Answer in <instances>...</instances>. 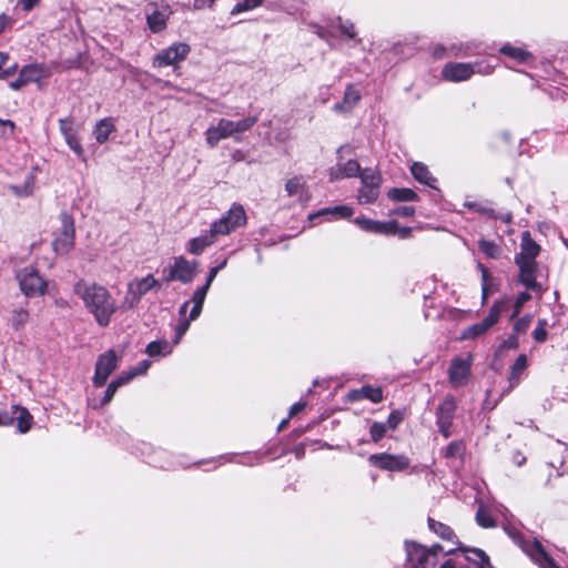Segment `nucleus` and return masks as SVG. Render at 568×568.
I'll return each mask as SVG.
<instances>
[{"mask_svg": "<svg viewBox=\"0 0 568 568\" xmlns=\"http://www.w3.org/2000/svg\"><path fill=\"white\" fill-rule=\"evenodd\" d=\"M227 264V258H224L220 264L213 266L210 268L209 273H207V276H206V281L205 283L199 287L196 291H195V298L197 300V303L202 300V298H205L206 297V294L211 287V284L213 283V281L215 280L217 273L223 270Z\"/></svg>", "mask_w": 568, "mask_h": 568, "instance_id": "c85d7f7f", "label": "nucleus"}, {"mask_svg": "<svg viewBox=\"0 0 568 568\" xmlns=\"http://www.w3.org/2000/svg\"><path fill=\"white\" fill-rule=\"evenodd\" d=\"M509 307V297L496 301L489 310L488 315L479 323L466 327L462 334V341L475 339L488 332L499 320L500 315Z\"/></svg>", "mask_w": 568, "mask_h": 568, "instance_id": "7ed1b4c3", "label": "nucleus"}, {"mask_svg": "<svg viewBox=\"0 0 568 568\" xmlns=\"http://www.w3.org/2000/svg\"><path fill=\"white\" fill-rule=\"evenodd\" d=\"M530 325V316L526 315L519 320H517L514 324V331L516 333H525Z\"/></svg>", "mask_w": 568, "mask_h": 568, "instance_id": "052dcab7", "label": "nucleus"}, {"mask_svg": "<svg viewBox=\"0 0 568 568\" xmlns=\"http://www.w3.org/2000/svg\"><path fill=\"white\" fill-rule=\"evenodd\" d=\"M493 72L490 65L483 63L448 62L442 69V75L449 82H462L469 80L475 73L489 74Z\"/></svg>", "mask_w": 568, "mask_h": 568, "instance_id": "39448f33", "label": "nucleus"}, {"mask_svg": "<svg viewBox=\"0 0 568 568\" xmlns=\"http://www.w3.org/2000/svg\"><path fill=\"white\" fill-rule=\"evenodd\" d=\"M530 300V294L528 292H523L518 294L514 304H513V313L510 315V320L514 321L519 313L521 312L524 305Z\"/></svg>", "mask_w": 568, "mask_h": 568, "instance_id": "8fccbe9b", "label": "nucleus"}, {"mask_svg": "<svg viewBox=\"0 0 568 568\" xmlns=\"http://www.w3.org/2000/svg\"><path fill=\"white\" fill-rule=\"evenodd\" d=\"M257 120L256 115H250L239 121L222 118L205 131L206 143L214 148L224 139L233 138L235 141H240V135L251 130Z\"/></svg>", "mask_w": 568, "mask_h": 568, "instance_id": "f03ea898", "label": "nucleus"}, {"mask_svg": "<svg viewBox=\"0 0 568 568\" xmlns=\"http://www.w3.org/2000/svg\"><path fill=\"white\" fill-rule=\"evenodd\" d=\"M72 125L73 121L71 118H64L59 120V126L63 138L74 133Z\"/></svg>", "mask_w": 568, "mask_h": 568, "instance_id": "bf43d9fd", "label": "nucleus"}, {"mask_svg": "<svg viewBox=\"0 0 568 568\" xmlns=\"http://www.w3.org/2000/svg\"><path fill=\"white\" fill-rule=\"evenodd\" d=\"M247 217L244 207L233 203L229 211L210 225V231L217 240L219 236L229 235L236 229L246 224Z\"/></svg>", "mask_w": 568, "mask_h": 568, "instance_id": "20e7f679", "label": "nucleus"}, {"mask_svg": "<svg viewBox=\"0 0 568 568\" xmlns=\"http://www.w3.org/2000/svg\"><path fill=\"white\" fill-rule=\"evenodd\" d=\"M470 561H473L477 568H493L488 556L480 549H471L466 554H456L454 557L442 562L439 568H470Z\"/></svg>", "mask_w": 568, "mask_h": 568, "instance_id": "4468645a", "label": "nucleus"}, {"mask_svg": "<svg viewBox=\"0 0 568 568\" xmlns=\"http://www.w3.org/2000/svg\"><path fill=\"white\" fill-rule=\"evenodd\" d=\"M166 452L162 450V449H159L156 452H154V456H152L149 460L150 464L156 466V467H160V468H170L171 465L169 464H164V463H161L159 459H158V456H163L165 455Z\"/></svg>", "mask_w": 568, "mask_h": 568, "instance_id": "0e129e2a", "label": "nucleus"}, {"mask_svg": "<svg viewBox=\"0 0 568 568\" xmlns=\"http://www.w3.org/2000/svg\"><path fill=\"white\" fill-rule=\"evenodd\" d=\"M135 377L132 368L129 372L122 373L116 378H114L112 382L120 388L121 386L126 385Z\"/></svg>", "mask_w": 568, "mask_h": 568, "instance_id": "13d9d810", "label": "nucleus"}, {"mask_svg": "<svg viewBox=\"0 0 568 568\" xmlns=\"http://www.w3.org/2000/svg\"><path fill=\"white\" fill-rule=\"evenodd\" d=\"M457 405L453 396H447L436 409V424L440 434L448 438Z\"/></svg>", "mask_w": 568, "mask_h": 568, "instance_id": "aec40b11", "label": "nucleus"}, {"mask_svg": "<svg viewBox=\"0 0 568 568\" xmlns=\"http://www.w3.org/2000/svg\"><path fill=\"white\" fill-rule=\"evenodd\" d=\"M362 231L373 234L395 235L397 232L396 221H377L365 216H357L353 220Z\"/></svg>", "mask_w": 568, "mask_h": 568, "instance_id": "4be33fe9", "label": "nucleus"}, {"mask_svg": "<svg viewBox=\"0 0 568 568\" xmlns=\"http://www.w3.org/2000/svg\"><path fill=\"white\" fill-rule=\"evenodd\" d=\"M60 223L61 226L52 242V246L57 254L64 255L74 246L75 229L73 217L67 212L60 214Z\"/></svg>", "mask_w": 568, "mask_h": 568, "instance_id": "ddd939ff", "label": "nucleus"}, {"mask_svg": "<svg viewBox=\"0 0 568 568\" xmlns=\"http://www.w3.org/2000/svg\"><path fill=\"white\" fill-rule=\"evenodd\" d=\"M14 420L13 415H10L7 412H0V426L11 425Z\"/></svg>", "mask_w": 568, "mask_h": 568, "instance_id": "774afa93", "label": "nucleus"}, {"mask_svg": "<svg viewBox=\"0 0 568 568\" xmlns=\"http://www.w3.org/2000/svg\"><path fill=\"white\" fill-rule=\"evenodd\" d=\"M151 366V362L149 359H143L136 366L132 368L135 376L143 375L148 372Z\"/></svg>", "mask_w": 568, "mask_h": 568, "instance_id": "69168bd1", "label": "nucleus"}, {"mask_svg": "<svg viewBox=\"0 0 568 568\" xmlns=\"http://www.w3.org/2000/svg\"><path fill=\"white\" fill-rule=\"evenodd\" d=\"M36 178L29 174L22 185H11L10 190L19 197L29 196L33 193Z\"/></svg>", "mask_w": 568, "mask_h": 568, "instance_id": "a19ab883", "label": "nucleus"}, {"mask_svg": "<svg viewBox=\"0 0 568 568\" xmlns=\"http://www.w3.org/2000/svg\"><path fill=\"white\" fill-rule=\"evenodd\" d=\"M552 452L558 455L556 458L551 460V465L556 466L557 464H562V454L566 450V445L561 442H554L551 445Z\"/></svg>", "mask_w": 568, "mask_h": 568, "instance_id": "4d7b16f0", "label": "nucleus"}, {"mask_svg": "<svg viewBox=\"0 0 568 568\" xmlns=\"http://www.w3.org/2000/svg\"><path fill=\"white\" fill-rule=\"evenodd\" d=\"M118 389H119L118 386L115 384H113V382H111L108 385V387L104 392V396L101 399L98 400V399L93 398V399L89 400L90 407H92L93 409H99V408L108 405L114 397Z\"/></svg>", "mask_w": 568, "mask_h": 568, "instance_id": "79ce46f5", "label": "nucleus"}, {"mask_svg": "<svg viewBox=\"0 0 568 568\" xmlns=\"http://www.w3.org/2000/svg\"><path fill=\"white\" fill-rule=\"evenodd\" d=\"M8 60H9V54L4 53V52H0V80H4V79L12 77L18 70V64L16 62L10 64L9 67L4 68Z\"/></svg>", "mask_w": 568, "mask_h": 568, "instance_id": "a18cd8bd", "label": "nucleus"}, {"mask_svg": "<svg viewBox=\"0 0 568 568\" xmlns=\"http://www.w3.org/2000/svg\"><path fill=\"white\" fill-rule=\"evenodd\" d=\"M172 345L168 341H153L148 344L145 352L149 356H165L172 353Z\"/></svg>", "mask_w": 568, "mask_h": 568, "instance_id": "4c0bfd02", "label": "nucleus"}, {"mask_svg": "<svg viewBox=\"0 0 568 568\" xmlns=\"http://www.w3.org/2000/svg\"><path fill=\"white\" fill-rule=\"evenodd\" d=\"M65 143L80 158L84 156L83 148L78 139V136L73 133L71 135L64 136Z\"/></svg>", "mask_w": 568, "mask_h": 568, "instance_id": "6e6d98bb", "label": "nucleus"}, {"mask_svg": "<svg viewBox=\"0 0 568 568\" xmlns=\"http://www.w3.org/2000/svg\"><path fill=\"white\" fill-rule=\"evenodd\" d=\"M478 267L481 273V300L483 304H485L488 296L497 290V284L485 266L479 264Z\"/></svg>", "mask_w": 568, "mask_h": 568, "instance_id": "473e14b6", "label": "nucleus"}, {"mask_svg": "<svg viewBox=\"0 0 568 568\" xmlns=\"http://www.w3.org/2000/svg\"><path fill=\"white\" fill-rule=\"evenodd\" d=\"M527 365H528L527 356L525 354L519 355L510 369V375H509L510 388L518 385L520 375L527 368Z\"/></svg>", "mask_w": 568, "mask_h": 568, "instance_id": "e433bc0d", "label": "nucleus"}, {"mask_svg": "<svg viewBox=\"0 0 568 568\" xmlns=\"http://www.w3.org/2000/svg\"><path fill=\"white\" fill-rule=\"evenodd\" d=\"M519 346V341L517 336L511 335L507 339H505L499 347L496 349L495 359L493 362V367L495 369L501 368L503 363L498 364V361L503 358L504 353L508 349H516Z\"/></svg>", "mask_w": 568, "mask_h": 568, "instance_id": "f704fd0d", "label": "nucleus"}, {"mask_svg": "<svg viewBox=\"0 0 568 568\" xmlns=\"http://www.w3.org/2000/svg\"><path fill=\"white\" fill-rule=\"evenodd\" d=\"M171 6L164 1H150L144 7V14L148 29L152 33H160L168 27V21L172 16Z\"/></svg>", "mask_w": 568, "mask_h": 568, "instance_id": "1a4fd4ad", "label": "nucleus"}, {"mask_svg": "<svg viewBox=\"0 0 568 568\" xmlns=\"http://www.w3.org/2000/svg\"><path fill=\"white\" fill-rule=\"evenodd\" d=\"M387 425L379 422H374L369 427L371 439L373 443H378L387 432Z\"/></svg>", "mask_w": 568, "mask_h": 568, "instance_id": "09e8293b", "label": "nucleus"}, {"mask_svg": "<svg viewBox=\"0 0 568 568\" xmlns=\"http://www.w3.org/2000/svg\"><path fill=\"white\" fill-rule=\"evenodd\" d=\"M348 149L346 145H342L337 149L338 161L335 165L328 169V176L331 182H335L342 179L359 178L363 172L359 163L356 160H348L342 162V153Z\"/></svg>", "mask_w": 568, "mask_h": 568, "instance_id": "a211bd4d", "label": "nucleus"}, {"mask_svg": "<svg viewBox=\"0 0 568 568\" xmlns=\"http://www.w3.org/2000/svg\"><path fill=\"white\" fill-rule=\"evenodd\" d=\"M13 412L10 415H13L17 420V428L19 433L24 434L31 428L32 416L28 412V409L19 406L12 407Z\"/></svg>", "mask_w": 568, "mask_h": 568, "instance_id": "c756f323", "label": "nucleus"}, {"mask_svg": "<svg viewBox=\"0 0 568 568\" xmlns=\"http://www.w3.org/2000/svg\"><path fill=\"white\" fill-rule=\"evenodd\" d=\"M73 292L81 298L99 326L106 327L110 324L113 314L118 310V304L105 286L79 280L73 285Z\"/></svg>", "mask_w": 568, "mask_h": 568, "instance_id": "f257e3e1", "label": "nucleus"}, {"mask_svg": "<svg viewBox=\"0 0 568 568\" xmlns=\"http://www.w3.org/2000/svg\"><path fill=\"white\" fill-rule=\"evenodd\" d=\"M465 207L485 214L487 216H495V210L486 203L480 202H465Z\"/></svg>", "mask_w": 568, "mask_h": 568, "instance_id": "864d4df0", "label": "nucleus"}, {"mask_svg": "<svg viewBox=\"0 0 568 568\" xmlns=\"http://www.w3.org/2000/svg\"><path fill=\"white\" fill-rule=\"evenodd\" d=\"M215 3V0H194L193 1V9L194 10H203V9H211Z\"/></svg>", "mask_w": 568, "mask_h": 568, "instance_id": "338daca9", "label": "nucleus"}, {"mask_svg": "<svg viewBox=\"0 0 568 568\" xmlns=\"http://www.w3.org/2000/svg\"><path fill=\"white\" fill-rule=\"evenodd\" d=\"M361 187L357 191V201L359 204L374 203L379 196L382 176L378 171L372 168L363 169L361 173Z\"/></svg>", "mask_w": 568, "mask_h": 568, "instance_id": "9d476101", "label": "nucleus"}, {"mask_svg": "<svg viewBox=\"0 0 568 568\" xmlns=\"http://www.w3.org/2000/svg\"><path fill=\"white\" fill-rule=\"evenodd\" d=\"M412 175L416 181L429 186L430 189L438 190L437 179L433 176L428 168L422 162H414L410 166Z\"/></svg>", "mask_w": 568, "mask_h": 568, "instance_id": "bb28decb", "label": "nucleus"}, {"mask_svg": "<svg viewBox=\"0 0 568 568\" xmlns=\"http://www.w3.org/2000/svg\"><path fill=\"white\" fill-rule=\"evenodd\" d=\"M473 364V356L469 354L466 358H453L448 368L449 383L453 387L458 388L464 386L470 375Z\"/></svg>", "mask_w": 568, "mask_h": 568, "instance_id": "412c9836", "label": "nucleus"}, {"mask_svg": "<svg viewBox=\"0 0 568 568\" xmlns=\"http://www.w3.org/2000/svg\"><path fill=\"white\" fill-rule=\"evenodd\" d=\"M284 191L288 197L294 199L301 205H306L312 199L307 178L302 174L287 179L284 184Z\"/></svg>", "mask_w": 568, "mask_h": 568, "instance_id": "6ab92c4d", "label": "nucleus"}, {"mask_svg": "<svg viewBox=\"0 0 568 568\" xmlns=\"http://www.w3.org/2000/svg\"><path fill=\"white\" fill-rule=\"evenodd\" d=\"M216 242L210 230L202 232L199 236L192 237L185 244V250L192 255H201L206 247Z\"/></svg>", "mask_w": 568, "mask_h": 568, "instance_id": "393cba45", "label": "nucleus"}, {"mask_svg": "<svg viewBox=\"0 0 568 568\" xmlns=\"http://www.w3.org/2000/svg\"><path fill=\"white\" fill-rule=\"evenodd\" d=\"M197 262H191L184 256H176L172 264L163 270L164 281H179L182 284H189L196 275Z\"/></svg>", "mask_w": 568, "mask_h": 568, "instance_id": "9b49d317", "label": "nucleus"}, {"mask_svg": "<svg viewBox=\"0 0 568 568\" xmlns=\"http://www.w3.org/2000/svg\"><path fill=\"white\" fill-rule=\"evenodd\" d=\"M191 51V47L185 42H174L170 47L161 50L153 58L154 68H164L175 65L186 59Z\"/></svg>", "mask_w": 568, "mask_h": 568, "instance_id": "dca6fc26", "label": "nucleus"}, {"mask_svg": "<svg viewBox=\"0 0 568 568\" xmlns=\"http://www.w3.org/2000/svg\"><path fill=\"white\" fill-rule=\"evenodd\" d=\"M352 399L367 398L373 403H379L383 399V393L381 388L364 386L359 390H354L351 394Z\"/></svg>", "mask_w": 568, "mask_h": 568, "instance_id": "72a5a7b5", "label": "nucleus"}, {"mask_svg": "<svg viewBox=\"0 0 568 568\" xmlns=\"http://www.w3.org/2000/svg\"><path fill=\"white\" fill-rule=\"evenodd\" d=\"M265 2H267L271 8H277L292 13L291 8L286 4V0H242L233 7L231 14H237L244 11L256 9L263 6Z\"/></svg>", "mask_w": 568, "mask_h": 568, "instance_id": "5701e85b", "label": "nucleus"}, {"mask_svg": "<svg viewBox=\"0 0 568 568\" xmlns=\"http://www.w3.org/2000/svg\"><path fill=\"white\" fill-rule=\"evenodd\" d=\"M476 521L483 528H493L496 526L494 517L484 505H479L477 509Z\"/></svg>", "mask_w": 568, "mask_h": 568, "instance_id": "37998d69", "label": "nucleus"}, {"mask_svg": "<svg viewBox=\"0 0 568 568\" xmlns=\"http://www.w3.org/2000/svg\"><path fill=\"white\" fill-rule=\"evenodd\" d=\"M535 562L538 564L541 568H560L556 565V562L547 556L542 546L535 540Z\"/></svg>", "mask_w": 568, "mask_h": 568, "instance_id": "ea45409f", "label": "nucleus"}, {"mask_svg": "<svg viewBox=\"0 0 568 568\" xmlns=\"http://www.w3.org/2000/svg\"><path fill=\"white\" fill-rule=\"evenodd\" d=\"M17 280L21 292L27 297L43 295L47 291L48 283L32 266H26L17 273Z\"/></svg>", "mask_w": 568, "mask_h": 568, "instance_id": "f8f14e48", "label": "nucleus"}, {"mask_svg": "<svg viewBox=\"0 0 568 568\" xmlns=\"http://www.w3.org/2000/svg\"><path fill=\"white\" fill-rule=\"evenodd\" d=\"M16 124L11 120L0 119V139L8 140L12 138Z\"/></svg>", "mask_w": 568, "mask_h": 568, "instance_id": "5fc2aeb1", "label": "nucleus"}, {"mask_svg": "<svg viewBox=\"0 0 568 568\" xmlns=\"http://www.w3.org/2000/svg\"><path fill=\"white\" fill-rule=\"evenodd\" d=\"M29 320V313L23 308H17L12 312L11 325L18 331L22 328Z\"/></svg>", "mask_w": 568, "mask_h": 568, "instance_id": "49530a36", "label": "nucleus"}, {"mask_svg": "<svg viewBox=\"0 0 568 568\" xmlns=\"http://www.w3.org/2000/svg\"><path fill=\"white\" fill-rule=\"evenodd\" d=\"M205 298H202L199 303L195 298V292L193 293L191 300L185 301L180 307H179V320L178 324L174 328V338L173 344L178 345L184 334L187 332L191 322L195 321L202 312L203 304Z\"/></svg>", "mask_w": 568, "mask_h": 568, "instance_id": "0eeeda50", "label": "nucleus"}, {"mask_svg": "<svg viewBox=\"0 0 568 568\" xmlns=\"http://www.w3.org/2000/svg\"><path fill=\"white\" fill-rule=\"evenodd\" d=\"M114 131V124L111 119L100 120L93 130L94 139L98 143H104L108 141L110 134Z\"/></svg>", "mask_w": 568, "mask_h": 568, "instance_id": "2f4dec72", "label": "nucleus"}, {"mask_svg": "<svg viewBox=\"0 0 568 568\" xmlns=\"http://www.w3.org/2000/svg\"><path fill=\"white\" fill-rule=\"evenodd\" d=\"M337 28L339 32L348 39H355L356 30L353 22L349 20H343L342 18L337 19Z\"/></svg>", "mask_w": 568, "mask_h": 568, "instance_id": "3c124183", "label": "nucleus"}, {"mask_svg": "<svg viewBox=\"0 0 568 568\" xmlns=\"http://www.w3.org/2000/svg\"><path fill=\"white\" fill-rule=\"evenodd\" d=\"M415 213V209L413 206L408 205H402L394 210V214L398 216L409 217L413 216Z\"/></svg>", "mask_w": 568, "mask_h": 568, "instance_id": "e2e57ef3", "label": "nucleus"}, {"mask_svg": "<svg viewBox=\"0 0 568 568\" xmlns=\"http://www.w3.org/2000/svg\"><path fill=\"white\" fill-rule=\"evenodd\" d=\"M361 98V91L355 85L349 84L345 90L343 101L335 103L334 110L336 112L347 113L354 109Z\"/></svg>", "mask_w": 568, "mask_h": 568, "instance_id": "a878e982", "label": "nucleus"}, {"mask_svg": "<svg viewBox=\"0 0 568 568\" xmlns=\"http://www.w3.org/2000/svg\"><path fill=\"white\" fill-rule=\"evenodd\" d=\"M402 422V415L398 412H392L384 423L387 425V429H395Z\"/></svg>", "mask_w": 568, "mask_h": 568, "instance_id": "680f3d73", "label": "nucleus"}, {"mask_svg": "<svg viewBox=\"0 0 568 568\" xmlns=\"http://www.w3.org/2000/svg\"><path fill=\"white\" fill-rule=\"evenodd\" d=\"M354 213V209L349 205H336L318 210L308 215V220L313 221L316 217H326L329 221L347 219Z\"/></svg>", "mask_w": 568, "mask_h": 568, "instance_id": "b1692460", "label": "nucleus"}, {"mask_svg": "<svg viewBox=\"0 0 568 568\" xmlns=\"http://www.w3.org/2000/svg\"><path fill=\"white\" fill-rule=\"evenodd\" d=\"M504 529L514 542L517 544L529 558H532V545L524 540L521 531L510 524L505 525Z\"/></svg>", "mask_w": 568, "mask_h": 568, "instance_id": "7c9ffc66", "label": "nucleus"}, {"mask_svg": "<svg viewBox=\"0 0 568 568\" xmlns=\"http://www.w3.org/2000/svg\"><path fill=\"white\" fill-rule=\"evenodd\" d=\"M465 452V444L462 440H455L452 442L446 450H445V457L446 458H454V457H462Z\"/></svg>", "mask_w": 568, "mask_h": 568, "instance_id": "603ef678", "label": "nucleus"}, {"mask_svg": "<svg viewBox=\"0 0 568 568\" xmlns=\"http://www.w3.org/2000/svg\"><path fill=\"white\" fill-rule=\"evenodd\" d=\"M500 54L505 55L514 63H524L531 57L530 52L521 47L511 43H505L499 49Z\"/></svg>", "mask_w": 568, "mask_h": 568, "instance_id": "cd10ccee", "label": "nucleus"}, {"mask_svg": "<svg viewBox=\"0 0 568 568\" xmlns=\"http://www.w3.org/2000/svg\"><path fill=\"white\" fill-rule=\"evenodd\" d=\"M387 196L397 202H413L418 200L417 193L407 187H393L388 191Z\"/></svg>", "mask_w": 568, "mask_h": 568, "instance_id": "c9c22d12", "label": "nucleus"}, {"mask_svg": "<svg viewBox=\"0 0 568 568\" xmlns=\"http://www.w3.org/2000/svg\"><path fill=\"white\" fill-rule=\"evenodd\" d=\"M428 526L432 531H434L443 539L450 540L454 536V531L449 526L437 520L428 519Z\"/></svg>", "mask_w": 568, "mask_h": 568, "instance_id": "c03bdc74", "label": "nucleus"}, {"mask_svg": "<svg viewBox=\"0 0 568 568\" xmlns=\"http://www.w3.org/2000/svg\"><path fill=\"white\" fill-rule=\"evenodd\" d=\"M478 245L480 252L487 257L495 258L499 254V247L493 241L480 240Z\"/></svg>", "mask_w": 568, "mask_h": 568, "instance_id": "de8ad7c7", "label": "nucleus"}, {"mask_svg": "<svg viewBox=\"0 0 568 568\" xmlns=\"http://www.w3.org/2000/svg\"><path fill=\"white\" fill-rule=\"evenodd\" d=\"M371 466L387 471H404L410 465V459L404 454L379 453L368 457Z\"/></svg>", "mask_w": 568, "mask_h": 568, "instance_id": "2eb2a0df", "label": "nucleus"}, {"mask_svg": "<svg viewBox=\"0 0 568 568\" xmlns=\"http://www.w3.org/2000/svg\"><path fill=\"white\" fill-rule=\"evenodd\" d=\"M22 78L24 79V82H37L40 81L43 77V68L40 64H28L24 65L20 72Z\"/></svg>", "mask_w": 568, "mask_h": 568, "instance_id": "58836bf2", "label": "nucleus"}, {"mask_svg": "<svg viewBox=\"0 0 568 568\" xmlns=\"http://www.w3.org/2000/svg\"><path fill=\"white\" fill-rule=\"evenodd\" d=\"M118 366L119 357L113 349H109L101 354L95 363V372L92 378L93 385L95 387H102Z\"/></svg>", "mask_w": 568, "mask_h": 568, "instance_id": "f3484780", "label": "nucleus"}, {"mask_svg": "<svg viewBox=\"0 0 568 568\" xmlns=\"http://www.w3.org/2000/svg\"><path fill=\"white\" fill-rule=\"evenodd\" d=\"M518 266V282L528 290L532 288V239L529 231L523 232L521 251L515 257Z\"/></svg>", "mask_w": 568, "mask_h": 568, "instance_id": "6e6552de", "label": "nucleus"}, {"mask_svg": "<svg viewBox=\"0 0 568 568\" xmlns=\"http://www.w3.org/2000/svg\"><path fill=\"white\" fill-rule=\"evenodd\" d=\"M161 288V283L152 275L149 274L142 278H134L128 284V291L122 302V307L125 310L135 308L141 298L149 292Z\"/></svg>", "mask_w": 568, "mask_h": 568, "instance_id": "423d86ee", "label": "nucleus"}]
</instances>
